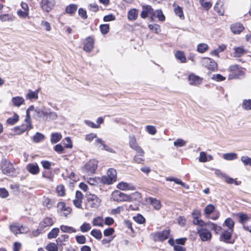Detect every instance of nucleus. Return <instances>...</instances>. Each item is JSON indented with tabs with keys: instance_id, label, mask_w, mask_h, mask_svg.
I'll list each match as a JSON object with an SVG mask.
<instances>
[{
	"instance_id": "1",
	"label": "nucleus",
	"mask_w": 251,
	"mask_h": 251,
	"mask_svg": "<svg viewBox=\"0 0 251 251\" xmlns=\"http://www.w3.org/2000/svg\"><path fill=\"white\" fill-rule=\"evenodd\" d=\"M35 115L38 118H42L46 121H50L57 119L58 115L56 112L51 111L50 109L34 110Z\"/></svg>"
},
{
	"instance_id": "2",
	"label": "nucleus",
	"mask_w": 251,
	"mask_h": 251,
	"mask_svg": "<svg viewBox=\"0 0 251 251\" xmlns=\"http://www.w3.org/2000/svg\"><path fill=\"white\" fill-rule=\"evenodd\" d=\"M112 199L117 202L131 201L132 200L129 195L123 193L119 191H115L112 194Z\"/></svg>"
},
{
	"instance_id": "3",
	"label": "nucleus",
	"mask_w": 251,
	"mask_h": 251,
	"mask_svg": "<svg viewBox=\"0 0 251 251\" xmlns=\"http://www.w3.org/2000/svg\"><path fill=\"white\" fill-rule=\"evenodd\" d=\"M170 233L169 229H166L162 231H158L152 233L151 236L154 241H162L167 239Z\"/></svg>"
},
{
	"instance_id": "4",
	"label": "nucleus",
	"mask_w": 251,
	"mask_h": 251,
	"mask_svg": "<svg viewBox=\"0 0 251 251\" xmlns=\"http://www.w3.org/2000/svg\"><path fill=\"white\" fill-rule=\"evenodd\" d=\"M129 145L132 149L135 151L140 155L143 156L144 154V151L138 145L135 136L134 135H130L129 136Z\"/></svg>"
},
{
	"instance_id": "5",
	"label": "nucleus",
	"mask_w": 251,
	"mask_h": 251,
	"mask_svg": "<svg viewBox=\"0 0 251 251\" xmlns=\"http://www.w3.org/2000/svg\"><path fill=\"white\" fill-rule=\"evenodd\" d=\"M0 166L4 174L8 175L13 173L15 170L13 164L6 159L2 160Z\"/></svg>"
},
{
	"instance_id": "6",
	"label": "nucleus",
	"mask_w": 251,
	"mask_h": 251,
	"mask_svg": "<svg viewBox=\"0 0 251 251\" xmlns=\"http://www.w3.org/2000/svg\"><path fill=\"white\" fill-rule=\"evenodd\" d=\"M97 167L98 161L95 159H92L84 165L83 171L89 174H94Z\"/></svg>"
},
{
	"instance_id": "7",
	"label": "nucleus",
	"mask_w": 251,
	"mask_h": 251,
	"mask_svg": "<svg viewBox=\"0 0 251 251\" xmlns=\"http://www.w3.org/2000/svg\"><path fill=\"white\" fill-rule=\"evenodd\" d=\"M201 62L203 66L207 68L210 70L214 71L217 69V63L209 58H203L201 59Z\"/></svg>"
},
{
	"instance_id": "8",
	"label": "nucleus",
	"mask_w": 251,
	"mask_h": 251,
	"mask_svg": "<svg viewBox=\"0 0 251 251\" xmlns=\"http://www.w3.org/2000/svg\"><path fill=\"white\" fill-rule=\"evenodd\" d=\"M197 230L202 241H207L211 239V233L205 227H198Z\"/></svg>"
},
{
	"instance_id": "9",
	"label": "nucleus",
	"mask_w": 251,
	"mask_h": 251,
	"mask_svg": "<svg viewBox=\"0 0 251 251\" xmlns=\"http://www.w3.org/2000/svg\"><path fill=\"white\" fill-rule=\"evenodd\" d=\"M55 4V0H42L40 2L42 9L47 12L50 11L53 8Z\"/></svg>"
},
{
	"instance_id": "10",
	"label": "nucleus",
	"mask_w": 251,
	"mask_h": 251,
	"mask_svg": "<svg viewBox=\"0 0 251 251\" xmlns=\"http://www.w3.org/2000/svg\"><path fill=\"white\" fill-rule=\"evenodd\" d=\"M86 198L89 202H91V207L92 208H96L98 207L101 201L97 196L94 194H87Z\"/></svg>"
},
{
	"instance_id": "11",
	"label": "nucleus",
	"mask_w": 251,
	"mask_h": 251,
	"mask_svg": "<svg viewBox=\"0 0 251 251\" xmlns=\"http://www.w3.org/2000/svg\"><path fill=\"white\" fill-rule=\"evenodd\" d=\"M153 14V9L150 5H144L142 6V10L140 14V16L142 18L145 19L147 18L149 15L152 16Z\"/></svg>"
},
{
	"instance_id": "12",
	"label": "nucleus",
	"mask_w": 251,
	"mask_h": 251,
	"mask_svg": "<svg viewBox=\"0 0 251 251\" xmlns=\"http://www.w3.org/2000/svg\"><path fill=\"white\" fill-rule=\"evenodd\" d=\"M26 170L33 175H36L40 172V168L37 163H29L26 166Z\"/></svg>"
},
{
	"instance_id": "13",
	"label": "nucleus",
	"mask_w": 251,
	"mask_h": 251,
	"mask_svg": "<svg viewBox=\"0 0 251 251\" xmlns=\"http://www.w3.org/2000/svg\"><path fill=\"white\" fill-rule=\"evenodd\" d=\"M188 81L191 85H198L201 83L202 78L194 74H191L189 75Z\"/></svg>"
},
{
	"instance_id": "14",
	"label": "nucleus",
	"mask_w": 251,
	"mask_h": 251,
	"mask_svg": "<svg viewBox=\"0 0 251 251\" xmlns=\"http://www.w3.org/2000/svg\"><path fill=\"white\" fill-rule=\"evenodd\" d=\"M117 188L122 190H134L135 187L130 183L125 182H121L117 185Z\"/></svg>"
},
{
	"instance_id": "15",
	"label": "nucleus",
	"mask_w": 251,
	"mask_h": 251,
	"mask_svg": "<svg viewBox=\"0 0 251 251\" xmlns=\"http://www.w3.org/2000/svg\"><path fill=\"white\" fill-rule=\"evenodd\" d=\"M53 224V221L52 219L50 217H46L40 223L39 227L41 229H44L46 227L51 226Z\"/></svg>"
},
{
	"instance_id": "16",
	"label": "nucleus",
	"mask_w": 251,
	"mask_h": 251,
	"mask_svg": "<svg viewBox=\"0 0 251 251\" xmlns=\"http://www.w3.org/2000/svg\"><path fill=\"white\" fill-rule=\"evenodd\" d=\"M94 41L91 37L86 39L84 45V50L86 51H90L94 48Z\"/></svg>"
},
{
	"instance_id": "17",
	"label": "nucleus",
	"mask_w": 251,
	"mask_h": 251,
	"mask_svg": "<svg viewBox=\"0 0 251 251\" xmlns=\"http://www.w3.org/2000/svg\"><path fill=\"white\" fill-rule=\"evenodd\" d=\"M232 32L234 34H239L244 29L243 25L240 23L233 24L230 27Z\"/></svg>"
},
{
	"instance_id": "18",
	"label": "nucleus",
	"mask_w": 251,
	"mask_h": 251,
	"mask_svg": "<svg viewBox=\"0 0 251 251\" xmlns=\"http://www.w3.org/2000/svg\"><path fill=\"white\" fill-rule=\"evenodd\" d=\"M233 230L230 231H225L221 235L220 239L221 241H224L226 243H230L228 241L231 239Z\"/></svg>"
},
{
	"instance_id": "19",
	"label": "nucleus",
	"mask_w": 251,
	"mask_h": 251,
	"mask_svg": "<svg viewBox=\"0 0 251 251\" xmlns=\"http://www.w3.org/2000/svg\"><path fill=\"white\" fill-rule=\"evenodd\" d=\"M11 101L14 106L19 107L25 102V100L22 97L17 96L13 97Z\"/></svg>"
},
{
	"instance_id": "20",
	"label": "nucleus",
	"mask_w": 251,
	"mask_h": 251,
	"mask_svg": "<svg viewBox=\"0 0 251 251\" xmlns=\"http://www.w3.org/2000/svg\"><path fill=\"white\" fill-rule=\"evenodd\" d=\"M138 14V11L136 9L133 8L130 9L127 13V17L128 20L130 21L135 20L137 18Z\"/></svg>"
},
{
	"instance_id": "21",
	"label": "nucleus",
	"mask_w": 251,
	"mask_h": 251,
	"mask_svg": "<svg viewBox=\"0 0 251 251\" xmlns=\"http://www.w3.org/2000/svg\"><path fill=\"white\" fill-rule=\"evenodd\" d=\"M39 90H36L35 91H32L31 90H28V92L26 94L25 98L26 99L32 100L37 99L38 98Z\"/></svg>"
},
{
	"instance_id": "22",
	"label": "nucleus",
	"mask_w": 251,
	"mask_h": 251,
	"mask_svg": "<svg viewBox=\"0 0 251 251\" xmlns=\"http://www.w3.org/2000/svg\"><path fill=\"white\" fill-rule=\"evenodd\" d=\"M234 57H241L243 54L247 53V51L243 48V47H239L234 48Z\"/></svg>"
},
{
	"instance_id": "23",
	"label": "nucleus",
	"mask_w": 251,
	"mask_h": 251,
	"mask_svg": "<svg viewBox=\"0 0 251 251\" xmlns=\"http://www.w3.org/2000/svg\"><path fill=\"white\" fill-rule=\"evenodd\" d=\"M62 138V135L60 133H52L50 136V142L52 144H55L59 142Z\"/></svg>"
},
{
	"instance_id": "24",
	"label": "nucleus",
	"mask_w": 251,
	"mask_h": 251,
	"mask_svg": "<svg viewBox=\"0 0 251 251\" xmlns=\"http://www.w3.org/2000/svg\"><path fill=\"white\" fill-rule=\"evenodd\" d=\"M15 16L9 14H4L0 15V20L1 21L4 22H12L15 19Z\"/></svg>"
},
{
	"instance_id": "25",
	"label": "nucleus",
	"mask_w": 251,
	"mask_h": 251,
	"mask_svg": "<svg viewBox=\"0 0 251 251\" xmlns=\"http://www.w3.org/2000/svg\"><path fill=\"white\" fill-rule=\"evenodd\" d=\"M175 57L180 63H185L186 61V58L183 51H176L175 53Z\"/></svg>"
},
{
	"instance_id": "26",
	"label": "nucleus",
	"mask_w": 251,
	"mask_h": 251,
	"mask_svg": "<svg viewBox=\"0 0 251 251\" xmlns=\"http://www.w3.org/2000/svg\"><path fill=\"white\" fill-rule=\"evenodd\" d=\"M57 208L60 211H66V214H68L71 213L72 209L69 207H66V204L63 202H59L57 204Z\"/></svg>"
},
{
	"instance_id": "27",
	"label": "nucleus",
	"mask_w": 251,
	"mask_h": 251,
	"mask_svg": "<svg viewBox=\"0 0 251 251\" xmlns=\"http://www.w3.org/2000/svg\"><path fill=\"white\" fill-rule=\"evenodd\" d=\"M107 176L110 178L113 182L116 181L117 178L116 171L112 168L109 169Z\"/></svg>"
},
{
	"instance_id": "28",
	"label": "nucleus",
	"mask_w": 251,
	"mask_h": 251,
	"mask_svg": "<svg viewBox=\"0 0 251 251\" xmlns=\"http://www.w3.org/2000/svg\"><path fill=\"white\" fill-rule=\"evenodd\" d=\"M60 228L61 230L65 233H71L76 232V230L75 228L68 226L61 225Z\"/></svg>"
},
{
	"instance_id": "29",
	"label": "nucleus",
	"mask_w": 251,
	"mask_h": 251,
	"mask_svg": "<svg viewBox=\"0 0 251 251\" xmlns=\"http://www.w3.org/2000/svg\"><path fill=\"white\" fill-rule=\"evenodd\" d=\"M149 200L154 209L156 210H159L160 209L161 204L160 201L159 200L152 198H149Z\"/></svg>"
},
{
	"instance_id": "30",
	"label": "nucleus",
	"mask_w": 251,
	"mask_h": 251,
	"mask_svg": "<svg viewBox=\"0 0 251 251\" xmlns=\"http://www.w3.org/2000/svg\"><path fill=\"white\" fill-rule=\"evenodd\" d=\"M152 16L157 18L158 20L161 22H163L165 20V16L163 14L162 10L160 9L156 10L155 11H153Z\"/></svg>"
},
{
	"instance_id": "31",
	"label": "nucleus",
	"mask_w": 251,
	"mask_h": 251,
	"mask_svg": "<svg viewBox=\"0 0 251 251\" xmlns=\"http://www.w3.org/2000/svg\"><path fill=\"white\" fill-rule=\"evenodd\" d=\"M175 14L180 19L183 20L185 19L184 15L183 14V12L182 8L179 6H177L175 8L174 10Z\"/></svg>"
},
{
	"instance_id": "32",
	"label": "nucleus",
	"mask_w": 251,
	"mask_h": 251,
	"mask_svg": "<svg viewBox=\"0 0 251 251\" xmlns=\"http://www.w3.org/2000/svg\"><path fill=\"white\" fill-rule=\"evenodd\" d=\"M19 120V116L15 113L13 117L9 118L6 120V123L9 125H14L18 122Z\"/></svg>"
},
{
	"instance_id": "33",
	"label": "nucleus",
	"mask_w": 251,
	"mask_h": 251,
	"mask_svg": "<svg viewBox=\"0 0 251 251\" xmlns=\"http://www.w3.org/2000/svg\"><path fill=\"white\" fill-rule=\"evenodd\" d=\"M59 233V229L55 227L53 228L48 234V239H53L56 238Z\"/></svg>"
},
{
	"instance_id": "34",
	"label": "nucleus",
	"mask_w": 251,
	"mask_h": 251,
	"mask_svg": "<svg viewBox=\"0 0 251 251\" xmlns=\"http://www.w3.org/2000/svg\"><path fill=\"white\" fill-rule=\"evenodd\" d=\"M223 158L226 160H232L237 158V154L234 152L225 153Z\"/></svg>"
},
{
	"instance_id": "35",
	"label": "nucleus",
	"mask_w": 251,
	"mask_h": 251,
	"mask_svg": "<svg viewBox=\"0 0 251 251\" xmlns=\"http://www.w3.org/2000/svg\"><path fill=\"white\" fill-rule=\"evenodd\" d=\"M77 8V6L75 4H71L66 7L65 11L66 13L73 14L75 12Z\"/></svg>"
},
{
	"instance_id": "36",
	"label": "nucleus",
	"mask_w": 251,
	"mask_h": 251,
	"mask_svg": "<svg viewBox=\"0 0 251 251\" xmlns=\"http://www.w3.org/2000/svg\"><path fill=\"white\" fill-rule=\"evenodd\" d=\"M205 227H209L212 230L215 231L216 233H218L222 229L220 226H219L211 222L207 223L205 226Z\"/></svg>"
},
{
	"instance_id": "37",
	"label": "nucleus",
	"mask_w": 251,
	"mask_h": 251,
	"mask_svg": "<svg viewBox=\"0 0 251 251\" xmlns=\"http://www.w3.org/2000/svg\"><path fill=\"white\" fill-rule=\"evenodd\" d=\"M58 248L57 243L55 244V243H50L47 245L45 247L48 251H58L59 250Z\"/></svg>"
},
{
	"instance_id": "38",
	"label": "nucleus",
	"mask_w": 251,
	"mask_h": 251,
	"mask_svg": "<svg viewBox=\"0 0 251 251\" xmlns=\"http://www.w3.org/2000/svg\"><path fill=\"white\" fill-rule=\"evenodd\" d=\"M45 138V136L43 134L37 132L33 137V140L35 143H39Z\"/></svg>"
},
{
	"instance_id": "39",
	"label": "nucleus",
	"mask_w": 251,
	"mask_h": 251,
	"mask_svg": "<svg viewBox=\"0 0 251 251\" xmlns=\"http://www.w3.org/2000/svg\"><path fill=\"white\" fill-rule=\"evenodd\" d=\"M87 182L91 185H97L100 183V177H90L88 178Z\"/></svg>"
},
{
	"instance_id": "40",
	"label": "nucleus",
	"mask_w": 251,
	"mask_h": 251,
	"mask_svg": "<svg viewBox=\"0 0 251 251\" xmlns=\"http://www.w3.org/2000/svg\"><path fill=\"white\" fill-rule=\"evenodd\" d=\"M208 49V45L204 43L199 44L197 46V51L200 53H203L207 50Z\"/></svg>"
},
{
	"instance_id": "41",
	"label": "nucleus",
	"mask_w": 251,
	"mask_h": 251,
	"mask_svg": "<svg viewBox=\"0 0 251 251\" xmlns=\"http://www.w3.org/2000/svg\"><path fill=\"white\" fill-rule=\"evenodd\" d=\"M226 48V46L225 45H222L218 47V48L211 52L212 55L215 56H218L219 53L224 51Z\"/></svg>"
},
{
	"instance_id": "42",
	"label": "nucleus",
	"mask_w": 251,
	"mask_h": 251,
	"mask_svg": "<svg viewBox=\"0 0 251 251\" xmlns=\"http://www.w3.org/2000/svg\"><path fill=\"white\" fill-rule=\"evenodd\" d=\"M149 28L155 33H158L161 31L160 25L156 24L149 25Z\"/></svg>"
},
{
	"instance_id": "43",
	"label": "nucleus",
	"mask_w": 251,
	"mask_h": 251,
	"mask_svg": "<svg viewBox=\"0 0 251 251\" xmlns=\"http://www.w3.org/2000/svg\"><path fill=\"white\" fill-rule=\"evenodd\" d=\"M91 234L97 239L100 240L102 237V233L99 229H94L91 231Z\"/></svg>"
},
{
	"instance_id": "44",
	"label": "nucleus",
	"mask_w": 251,
	"mask_h": 251,
	"mask_svg": "<svg viewBox=\"0 0 251 251\" xmlns=\"http://www.w3.org/2000/svg\"><path fill=\"white\" fill-rule=\"evenodd\" d=\"M186 142L181 138L177 139L174 142V146L176 148L184 147L186 145Z\"/></svg>"
},
{
	"instance_id": "45",
	"label": "nucleus",
	"mask_w": 251,
	"mask_h": 251,
	"mask_svg": "<svg viewBox=\"0 0 251 251\" xmlns=\"http://www.w3.org/2000/svg\"><path fill=\"white\" fill-rule=\"evenodd\" d=\"M174 182L176 184L180 185L181 187L186 189H189V185L182 182L179 178L174 177Z\"/></svg>"
},
{
	"instance_id": "46",
	"label": "nucleus",
	"mask_w": 251,
	"mask_h": 251,
	"mask_svg": "<svg viewBox=\"0 0 251 251\" xmlns=\"http://www.w3.org/2000/svg\"><path fill=\"white\" fill-rule=\"evenodd\" d=\"M100 183H102L103 184L109 185L113 183V182L107 176H103L100 178Z\"/></svg>"
},
{
	"instance_id": "47",
	"label": "nucleus",
	"mask_w": 251,
	"mask_h": 251,
	"mask_svg": "<svg viewBox=\"0 0 251 251\" xmlns=\"http://www.w3.org/2000/svg\"><path fill=\"white\" fill-rule=\"evenodd\" d=\"M241 161L245 166L249 165L251 166V158L248 156H243L241 157Z\"/></svg>"
},
{
	"instance_id": "48",
	"label": "nucleus",
	"mask_w": 251,
	"mask_h": 251,
	"mask_svg": "<svg viewBox=\"0 0 251 251\" xmlns=\"http://www.w3.org/2000/svg\"><path fill=\"white\" fill-rule=\"evenodd\" d=\"M69 236L67 234L61 235L56 240V243L61 242H68L69 241Z\"/></svg>"
},
{
	"instance_id": "49",
	"label": "nucleus",
	"mask_w": 251,
	"mask_h": 251,
	"mask_svg": "<svg viewBox=\"0 0 251 251\" xmlns=\"http://www.w3.org/2000/svg\"><path fill=\"white\" fill-rule=\"evenodd\" d=\"M91 226L90 224L84 223L80 227L81 232H86L90 230Z\"/></svg>"
},
{
	"instance_id": "50",
	"label": "nucleus",
	"mask_w": 251,
	"mask_h": 251,
	"mask_svg": "<svg viewBox=\"0 0 251 251\" xmlns=\"http://www.w3.org/2000/svg\"><path fill=\"white\" fill-rule=\"evenodd\" d=\"M242 106L245 110H251V100H244L243 102Z\"/></svg>"
},
{
	"instance_id": "51",
	"label": "nucleus",
	"mask_w": 251,
	"mask_h": 251,
	"mask_svg": "<svg viewBox=\"0 0 251 251\" xmlns=\"http://www.w3.org/2000/svg\"><path fill=\"white\" fill-rule=\"evenodd\" d=\"M133 219L136 222L140 224H143L145 222V219L144 217L139 214H137L136 216H134Z\"/></svg>"
},
{
	"instance_id": "52",
	"label": "nucleus",
	"mask_w": 251,
	"mask_h": 251,
	"mask_svg": "<svg viewBox=\"0 0 251 251\" xmlns=\"http://www.w3.org/2000/svg\"><path fill=\"white\" fill-rule=\"evenodd\" d=\"M42 176V177L44 178H46L50 180H52L53 175L52 174V173L50 171H45L43 172Z\"/></svg>"
},
{
	"instance_id": "53",
	"label": "nucleus",
	"mask_w": 251,
	"mask_h": 251,
	"mask_svg": "<svg viewBox=\"0 0 251 251\" xmlns=\"http://www.w3.org/2000/svg\"><path fill=\"white\" fill-rule=\"evenodd\" d=\"M225 225L228 227L230 230H232L234 226V223L231 218H227L225 221Z\"/></svg>"
},
{
	"instance_id": "54",
	"label": "nucleus",
	"mask_w": 251,
	"mask_h": 251,
	"mask_svg": "<svg viewBox=\"0 0 251 251\" xmlns=\"http://www.w3.org/2000/svg\"><path fill=\"white\" fill-rule=\"evenodd\" d=\"M56 192L60 196H63L65 194V187L63 185H59L56 187Z\"/></svg>"
},
{
	"instance_id": "55",
	"label": "nucleus",
	"mask_w": 251,
	"mask_h": 251,
	"mask_svg": "<svg viewBox=\"0 0 251 251\" xmlns=\"http://www.w3.org/2000/svg\"><path fill=\"white\" fill-rule=\"evenodd\" d=\"M193 223L195 225L199 226V227H205L206 223L204 222L202 220L199 219V218L194 219Z\"/></svg>"
},
{
	"instance_id": "56",
	"label": "nucleus",
	"mask_w": 251,
	"mask_h": 251,
	"mask_svg": "<svg viewBox=\"0 0 251 251\" xmlns=\"http://www.w3.org/2000/svg\"><path fill=\"white\" fill-rule=\"evenodd\" d=\"M100 28L102 34H106L109 31V26L107 24L101 25Z\"/></svg>"
},
{
	"instance_id": "57",
	"label": "nucleus",
	"mask_w": 251,
	"mask_h": 251,
	"mask_svg": "<svg viewBox=\"0 0 251 251\" xmlns=\"http://www.w3.org/2000/svg\"><path fill=\"white\" fill-rule=\"evenodd\" d=\"M75 238L77 243L79 244H83L86 242V239L84 235H76Z\"/></svg>"
},
{
	"instance_id": "58",
	"label": "nucleus",
	"mask_w": 251,
	"mask_h": 251,
	"mask_svg": "<svg viewBox=\"0 0 251 251\" xmlns=\"http://www.w3.org/2000/svg\"><path fill=\"white\" fill-rule=\"evenodd\" d=\"M244 72L241 69H239L236 72L233 73V78H240L244 75Z\"/></svg>"
},
{
	"instance_id": "59",
	"label": "nucleus",
	"mask_w": 251,
	"mask_h": 251,
	"mask_svg": "<svg viewBox=\"0 0 251 251\" xmlns=\"http://www.w3.org/2000/svg\"><path fill=\"white\" fill-rule=\"evenodd\" d=\"M215 209V207L212 204L207 205L204 208V212L206 215H209L212 213Z\"/></svg>"
},
{
	"instance_id": "60",
	"label": "nucleus",
	"mask_w": 251,
	"mask_h": 251,
	"mask_svg": "<svg viewBox=\"0 0 251 251\" xmlns=\"http://www.w3.org/2000/svg\"><path fill=\"white\" fill-rule=\"evenodd\" d=\"M146 128L148 133L151 135H154L156 133V129L153 126H147Z\"/></svg>"
},
{
	"instance_id": "61",
	"label": "nucleus",
	"mask_w": 251,
	"mask_h": 251,
	"mask_svg": "<svg viewBox=\"0 0 251 251\" xmlns=\"http://www.w3.org/2000/svg\"><path fill=\"white\" fill-rule=\"evenodd\" d=\"M199 161L201 162H206L208 161L206 153L204 151H201L200 153Z\"/></svg>"
},
{
	"instance_id": "62",
	"label": "nucleus",
	"mask_w": 251,
	"mask_h": 251,
	"mask_svg": "<svg viewBox=\"0 0 251 251\" xmlns=\"http://www.w3.org/2000/svg\"><path fill=\"white\" fill-rule=\"evenodd\" d=\"M102 219L100 217H98L94 219L93 224L96 226H102Z\"/></svg>"
},
{
	"instance_id": "63",
	"label": "nucleus",
	"mask_w": 251,
	"mask_h": 251,
	"mask_svg": "<svg viewBox=\"0 0 251 251\" xmlns=\"http://www.w3.org/2000/svg\"><path fill=\"white\" fill-rule=\"evenodd\" d=\"M20 228V226L17 225H12L10 226V230L16 235L19 234Z\"/></svg>"
},
{
	"instance_id": "64",
	"label": "nucleus",
	"mask_w": 251,
	"mask_h": 251,
	"mask_svg": "<svg viewBox=\"0 0 251 251\" xmlns=\"http://www.w3.org/2000/svg\"><path fill=\"white\" fill-rule=\"evenodd\" d=\"M200 2L201 5L206 10H208L212 6V4L210 2H205L204 0H200Z\"/></svg>"
}]
</instances>
